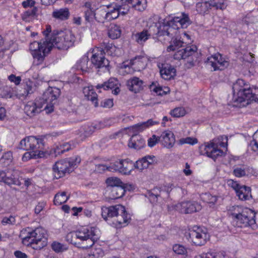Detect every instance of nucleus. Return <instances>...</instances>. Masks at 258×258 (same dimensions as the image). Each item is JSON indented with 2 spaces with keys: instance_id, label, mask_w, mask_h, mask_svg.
Returning a JSON list of instances; mask_svg holds the SVG:
<instances>
[{
  "instance_id": "29",
  "label": "nucleus",
  "mask_w": 258,
  "mask_h": 258,
  "mask_svg": "<svg viewBox=\"0 0 258 258\" xmlns=\"http://www.w3.org/2000/svg\"><path fill=\"white\" fill-rule=\"evenodd\" d=\"M42 107L41 105H38L35 102L30 101L25 106L24 111L28 116L33 117L40 112Z\"/></svg>"
},
{
  "instance_id": "56",
  "label": "nucleus",
  "mask_w": 258,
  "mask_h": 258,
  "mask_svg": "<svg viewBox=\"0 0 258 258\" xmlns=\"http://www.w3.org/2000/svg\"><path fill=\"white\" fill-rule=\"evenodd\" d=\"M170 114L173 117H180L185 114V110L183 107H177L172 110Z\"/></svg>"
},
{
  "instance_id": "42",
  "label": "nucleus",
  "mask_w": 258,
  "mask_h": 258,
  "mask_svg": "<svg viewBox=\"0 0 258 258\" xmlns=\"http://www.w3.org/2000/svg\"><path fill=\"white\" fill-rule=\"evenodd\" d=\"M70 13L68 9H60L53 12L52 16L54 18L61 20H67L69 17Z\"/></svg>"
},
{
  "instance_id": "22",
  "label": "nucleus",
  "mask_w": 258,
  "mask_h": 258,
  "mask_svg": "<svg viewBox=\"0 0 258 258\" xmlns=\"http://www.w3.org/2000/svg\"><path fill=\"white\" fill-rule=\"evenodd\" d=\"M131 219L130 215L127 213L124 208V212L118 214L114 218L112 224L117 228H121L127 225Z\"/></svg>"
},
{
  "instance_id": "30",
  "label": "nucleus",
  "mask_w": 258,
  "mask_h": 258,
  "mask_svg": "<svg viewBox=\"0 0 258 258\" xmlns=\"http://www.w3.org/2000/svg\"><path fill=\"white\" fill-rule=\"evenodd\" d=\"M151 35L149 30L144 29L142 32H138L132 35V39L138 44H143Z\"/></svg>"
},
{
  "instance_id": "28",
  "label": "nucleus",
  "mask_w": 258,
  "mask_h": 258,
  "mask_svg": "<svg viewBox=\"0 0 258 258\" xmlns=\"http://www.w3.org/2000/svg\"><path fill=\"white\" fill-rule=\"evenodd\" d=\"M145 141L140 135H135L132 136L128 143V146L131 148L140 150L145 146Z\"/></svg>"
},
{
  "instance_id": "39",
  "label": "nucleus",
  "mask_w": 258,
  "mask_h": 258,
  "mask_svg": "<svg viewBox=\"0 0 258 258\" xmlns=\"http://www.w3.org/2000/svg\"><path fill=\"white\" fill-rule=\"evenodd\" d=\"M89 59L88 57H82L77 64L78 69H80L82 72H88L92 66L91 63L89 64Z\"/></svg>"
},
{
  "instance_id": "60",
  "label": "nucleus",
  "mask_w": 258,
  "mask_h": 258,
  "mask_svg": "<svg viewBox=\"0 0 258 258\" xmlns=\"http://www.w3.org/2000/svg\"><path fill=\"white\" fill-rule=\"evenodd\" d=\"M180 144H188L189 145H195L198 143V140L196 138L191 137H187L186 138H182L179 140Z\"/></svg>"
},
{
  "instance_id": "45",
  "label": "nucleus",
  "mask_w": 258,
  "mask_h": 258,
  "mask_svg": "<svg viewBox=\"0 0 258 258\" xmlns=\"http://www.w3.org/2000/svg\"><path fill=\"white\" fill-rule=\"evenodd\" d=\"M94 19L99 23H104L105 20L107 21V12L105 9L98 10L95 13Z\"/></svg>"
},
{
  "instance_id": "50",
  "label": "nucleus",
  "mask_w": 258,
  "mask_h": 258,
  "mask_svg": "<svg viewBox=\"0 0 258 258\" xmlns=\"http://www.w3.org/2000/svg\"><path fill=\"white\" fill-rule=\"evenodd\" d=\"M51 248L55 252L59 253L68 250V247L60 242L54 241L51 244Z\"/></svg>"
},
{
  "instance_id": "37",
  "label": "nucleus",
  "mask_w": 258,
  "mask_h": 258,
  "mask_svg": "<svg viewBox=\"0 0 258 258\" xmlns=\"http://www.w3.org/2000/svg\"><path fill=\"white\" fill-rule=\"evenodd\" d=\"M70 149V144L69 143H65L57 146L56 148L51 150L50 154L51 155H53V154H54V156L56 157L58 155L63 154L65 152L69 151Z\"/></svg>"
},
{
  "instance_id": "2",
  "label": "nucleus",
  "mask_w": 258,
  "mask_h": 258,
  "mask_svg": "<svg viewBox=\"0 0 258 258\" xmlns=\"http://www.w3.org/2000/svg\"><path fill=\"white\" fill-rule=\"evenodd\" d=\"M191 23L188 15L182 13L180 17H174L169 21L163 20L162 24H159L156 27V34L158 36H167L171 37L173 36L172 31L180 28H186Z\"/></svg>"
},
{
  "instance_id": "31",
  "label": "nucleus",
  "mask_w": 258,
  "mask_h": 258,
  "mask_svg": "<svg viewBox=\"0 0 258 258\" xmlns=\"http://www.w3.org/2000/svg\"><path fill=\"white\" fill-rule=\"evenodd\" d=\"M83 93L86 99L90 100L95 107L98 106L97 94L92 87H86L83 88Z\"/></svg>"
},
{
  "instance_id": "57",
  "label": "nucleus",
  "mask_w": 258,
  "mask_h": 258,
  "mask_svg": "<svg viewBox=\"0 0 258 258\" xmlns=\"http://www.w3.org/2000/svg\"><path fill=\"white\" fill-rule=\"evenodd\" d=\"M24 93L22 94L23 96H27L29 94H32L33 92V82L31 81L27 82L26 85H24Z\"/></svg>"
},
{
  "instance_id": "46",
  "label": "nucleus",
  "mask_w": 258,
  "mask_h": 258,
  "mask_svg": "<svg viewBox=\"0 0 258 258\" xmlns=\"http://www.w3.org/2000/svg\"><path fill=\"white\" fill-rule=\"evenodd\" d=\"M200 198L204 202L213 204H215L217 201V197L211 195L209 192L201 194Z\"/></svg>"
},
{
  "instance_id": "38",
  "label": "nucleus",
  "mask_w": 258,
  "mask_h": 258,
  "mask_svg": "<svg viewBox=\"0 0 258 258\" xmlns=\"http://www.w3.org/2000/svg\"><path fill=\"white\" fill-rule=\"evenodd\" d=\"M245 209H249L239 206H234L231 207L229 211L230 212L231 215L232 216L233 220H234V219H236L239 216L242 215Z\"/></svg>"
},
{
  "instance_id": "16",
  "label": "nucleus",
  "mask_w": 258,
  "mask_h": 258,
  "mask_svg": "<svg viewBox=\"0 0 258 258\" xmlns=\"http://www.w3.org/2000/svg\"><path fill=\"white\" fill-rule=\"evenodd\" d=\"M207 65L211 66L213 71H222L227 68L229 64L228 61L224 59L219 53L208 57L206 61Z\"/></svg>"
},
{
  "instance_id": "8",
  "label": "nucleus",
  "mask_w": 258,
  "mask_h": 258,
  "mask_svg": "<svg viewBox=\"0 0 258 258\" xmlns=\"http://www.w3.org/2000/svg\"><path fill=\"white\" fill-rule=\"evenodd\" d=\"M91 61L92 68L95 69L98 75L109 74L111 68L109 61L105 58L104 54L102 53L101 50L100 52L97 51L93 54L91 57Z\"/></svg>"
},
{
  "instance_id": "34",
  "label": "nucleus",
  "mask_w": 258,
  "mask_h": 258,
  "mask_svg": "<svg viewBox=\"0 0 258 258\" xmlns=\"http://www.w3.org/2000/svg\"><path fill=\"white\" fill-rule=\"evenodd\" d=\"M130 64L136 66L139 70L144 69L146 66V58L142 55L136 56L130 60Z\"/></svg>"
},
{
  "instance_id": "35",
  "label": "nucleus",
  "mask_w": 258,
  "mask_h": 258,
  "mask_svg": "<svg viewBox=\"0 0 258 258\" xmlns=\"http://www.w3.org/2000/svg\"><path fill=\"white\" fill-rule=\"evenodd\" d=\"M108 36L112 39L119 38L121 33L120 27L115 24H110L108 30Z\"/></svg>"
},
{
  "instance_id": "26",
  "label": "nucleus",
  "mask_w": 258,
  "mask_h": 258,
  "mask_svg": "<svg viewBox=\"0 0 258 258\" xmlns=\"http://www.w3.org/2000/svg\"><path fill=\"white\" fill-rule=\"evenodd\" d=\"M155 156L153 155H148L140 160H138L135 163V168L142 170L147 168L150 165L154 164Z\"/></svg>"
},
{
  "instance_id": "21",
  "label": "nucleus",
  "mask_w": 258,
  "mask_h": 258,
  "mask_svg": "<svg viewBox=\"0 0 258 258\" xmlns=\"http://www.w3.org/2000/svg\"><path fill=\"white\" fill-rule=\"evenodd\" d=\"M96 87L97 89L103 88L104 90H112V94L115 95H118L120 91L118 86V81L115 78H110L103 84H98Z\"/></svg>"
},
{
  "instance_id": "15",
  "label": "nucleus",
  "mask_w": 258,
  "mask_h": 258,
  "mask_svg": "<svg viewBox=\"0 0 258 258\" xmlns=\"http://www.w3.org/2000/svg\"><path fill=\"white\" fill-rule=\"evenodd\" d=\"M105 182L107 187L111 189V195L113 199L121 198L124 195L123 182L120 178H106Z\"/></svg>"
},
{
  "instance_id": "6",
  "label": "nucleus",
  "mask_w": 258,
  "mask_h": 258,
  "mask_svg": "<svg viewBox=\"0 0 258 258\" xmlns=\"http://www.w3.org/2000/svg\"><path fill=\"white\" fill-rule=\"evenodd\" d=\"M52 44L48 43L47 40L41 39L39 42L34 41L30 45V49L34 58L35 65L41 64L46 56L51 51Z\"/></svg>"
},
{
  "instance_id": "32",
  "label": "nucleus",
  "mask_w": 258,
  "mask_h": 258,
  "mask_svg": "<svg viewBox=\"0 0 258 258\" xmlns=\"http://www.w3.org/2000/svg\"><path fill=\"white\" fill-rule=\"evenodd\" d=\"M123 2L128 7V11L132 7L139 11H142L146 7L145 0H123Z\"/></svg>"
},
{
  "instance_id": "23",
  "label": "nucleus",
  "mask_w": 258,
  "mask_h": 258,
  "mask_svg": "<svg viewBox=\"0 0 258 258\" xmlns=\"http://www.w3.org/2000/svg\"><path fill=\"white\" fill-rule=\"evenodd\" d=\"M127 89L135 93L139 92L144 88V82L139 78L134 77L126 81Z\"/></svg>"
},
{
  "instance_id": "24",
  "label": "nucleus",
  "mask_w": 258,
  "mask_h": 258,
  "mask_svg": "<svg viewBox=\"0 0 258 258\" xmlns=\"http://www.w3.org/2000/svg\"><path fill=\"white\" fill-rule=\"evenodd\" d=\"M114 166L113 162L107 163L101 162L95 164L93 172L98 175L107 173L108 172H114Z\"/></svg>"
},
{
  "instance_id": "58",
  "label": "nucleus",
  "mask_w": 258,
  "mask_h": 258,
  "mask_svg": "<svg viewBox=\"0 0 258 258\" xmlns=\"http://www.w3.org/2000/svg\"><path fill=\"white\" fill-rule=\"evenodd\" d=\"M85 20L88 22H91L93 21L95 16V13L93 10L88 8L84 12Z\"/></svg>"
},
{
  "instance_id": "62",
  "label": "nucleus",
  "mask_w": 258,
  "mask_h": 258,
  "mask_svg": "<svg viewBox=\"0 0 258 258\" xmlns=\"http://www.w3.org/2000/svg\"><path fill=\"white\" fill-rule=\"evenodd\" d=\"M228 185L233 188L236 191L241 186L236 181L232 179H229L227 181Z\"/></svg>"
},
{
  "instance_id": "36",
  "label": "nucleus",
  "mask_w": 258,
  "mask_h": 258,
  "mask_svg": "<svg viewBox=\"0 0 258 258\" xmlns=\"http://www.w3.org/2000/svg\"><path fill=\"white\" fill-rule=\"evenodd\" d=\"M158 123V121H154L152 119H149L146 121L138 123L133 125V128L136 131L142 132L147 128Z\"/></svg>"
},
{
  "instance_id": "27",
  "label": "nucleus",
  "mask_w": 258,
  "mask_h": 258,
  "mask_svg": "<svg viewBox=\"0 0 258 258\" xmlns=\"http://www.w3.org/2000/svg\"><path fill=\"white\" fill-rule=\"evenodd\" d=\"M161 138L162 144L164 147L170 148L173 146L175 139L173 133L171 131L164 132L162 133Z\"/></svg>"
},
{
  "instance_id": "63",
  "label": "nucleus",
  "mask_w": 258,
  "mask_h": 258,
  "mask_svg": "<svg viewBox=\"0 0 258 258\" xmlns=\"http://www.w3.org/2000/svg\"><path fill=\"white\" fill-rule=\"evenodd\" d=\"M2 223L5 225L6 224H11L13 225L15 224V218L14 217L12 216H10L9 217H4L2 221Z\"/></svg>"
},
{
  "instance_id": "7",
  "label": "nucleus",
  "mask_w": 258,
  "mask_h": 258,
  "mask_svg": "<svg viewBox=\"0 0 258 258\" xmlns=\"http://www.w3.org/2000/svg\"><path fill=\"white\" fill-rule=\"evenodd\" d=\"M43 138L29 136L23 139L19 143L17 148L25 151H32L38 152L44 149L45 142Z\"/></svg>"
},
{
  "instance_id": "13",
  "label": "nucleus",
  "mask_w": 258,
  "mask_h": 258,
  "mask_svg": "<svg viewBox=\"0 0 258 258\" xmlns=\"http://www.w3.org/2000/svg\"><path fill=\"white\" fill-rule=\"evenodd\" d=\"M60 90L56 87H49L43 93L42 99L47 103L44 109L47 113H51L53 111V105L59 96Z\"/></svg>"
},
{
  "instance_id": "61",
  "label": "nucleus",
  "mask_w": 258,
  "mask_h": 258,
  "mask_svg": "<svg viewBox=\"0 0 258 258\" xmlns=\"http://www.w3.org/2000/svg\"><path fill=\"white\" fill-rule=\"evenodd\" d=\"M233 173L235 176L238 177L248 176V175L246 174V171L241 167H237L235 168L233 171Z\"/></svg>"
},
{
  "instance_id": "49",
  "label": "nucleus",
  "mask_w": 258,
  "mask_h": 258,
  "mask_svg": "<svg viewBox=\"0 0 258 258\" xmlns=\"http://www.w3.org/2000/svg\"><path fill=\"white\" fill-rule=\"evenodd\" d=\"M250 92L251 93H250L249 95H246L245 97V101H247V104L252 101L258 102V89L250 88Z\"/></svg>"
},
{
  "instance_id": "47",
  "label": "nucleus",
  "mask_w": 258,
  "mask_h": 258,
  "mask_svg": "<svg viewBox=\"0 0 258 258\" xmlns=\"http://www.w3.org/2000/svg\"><path fill=\"white\" fill-rule=\"evenodd\" d=\"M102 46V48H98L97 50L99 52L101 50L102 52L103 51L104 53L106 51L108 54L112 55L115 49V46L113 45L112 43L103 42Z\"/></svg>"
},
{
  "instance_id": "12",
  "label": "nucleus",
  "mask_w": 258,
  "mask_h": 258,
  "mask_svg": "<svg viewBox=\"0 0 258 258\" xmlns=\"http://www.w3.org/2000/svg\"><path fill=\"white\" fill-rule=\"evenodd\" d=\"M199 152L201 155H206L214 161L219 157L224 155V152L218 148V145L213 142L206 143L200 146Z\"/></svg>"
},
{
  "instance_id": "4",
  "label": "nucleus",
  "mask_w": 258,
  "mask_h": 258,
  "mask_svg": "<svg viewBox=\"0 0 258 258\" xmlns=\"http://www.w3.org/2000/svg\"><path fill=\"white\" fill-rule=\"evenodd\" d=\"M24 244L30 245L34 249L39 250L47 245L46 231L42 227H38L28 231L27 236L22 238Z\"/></svg>"
},
{
  "instance_id": "40",
  "label": "nucleus",
  "mask_w": 258,
  "mask_h": 258,
  "mask_svg": "<svg viewBox=\"0 0 258 258\" xmlns=\"http://www.w3.org/2000/svg\"><path fill=\"white\" fill-rule=\"evenodd\" d=\"M172 43L167 48V50L168 52L175 51L179 48L183 47L185 46V43L183 41L177 39L176 38L172 39Z\"/></svg>"
},
{
  "instance_id": "51",
  "label": "nucleus",
  "mask_w": 258,
  "mask_h": 258,
  "mask_svg": "<svg viewBox=\"0 0 258 258\" xmlns=\"http://www.w3.org/2000/svg\"><path fill=\"white\" fill-rule=\"evenodd\" d=\"M102 254V250L100 248H92L90 251L85 255L84 258H99Z\"/></svg>"
},
{
  "instance_id": "33",
  "label": "nucleus",
  "mask_w": 258,
  "mask_h": 258,
  "mask_svg": "<svg viewBox=\"0 0 258 258\" xmlns=\"http://www.w3.org/2000/svg\"><path fill=\"white\" fill-rule=\"evenodd\" d=\"M236 192L239 199L241 200H247L251 197L250 187L245 185L241 186Z\"/></svg>"
},
{
  "instance_id": "1",
  "label": "nucleus",
  "mask_w": 258,
  "mask_h": 258,
  "mask_svg": "<svg viewBox=\"0 0 258 258\" xmlns=\"http://www.w3.org/2000/svg\"><path fill=\"white\" fill-rule=\"evenodd\" d=\"M67 239L75 246L83 249L92 247L99 238V231L96 227L83 228L67 235Z\"/></svg>"
},
{
  "instance_id": "20",
  "label": "nucleus",
  "mask_w": 258,
  "mask_h": 258,
  "mask_svg": "<svg viewBox=\"0 0 258 258\" xmlns=\"http://www.w3.org/2000/svg\"><path fill=\"white\" fill-rule=\"evenodd\" d=\"M176 210L181 213L191 214L197 212L200 209L198 203L191 201H184L175 206Z\"/></svg>"
},
{
  "instance_id": "54",
  "label": "nucleus",
  "mask_w": 258,
  "mask_h": 258,
  "mask_svg": "<svg viewBox=\"0 0 258 258\" xmlns=\"http://www.w3.org/2000/svg\"><path fill=\"white\" fill-rule=\"evenodd\" d=\"M172 249L175 253L179 255H186L187 252L186 248L181 244H175Z\"/></svg>"
},
{
  "instance_id": "64",
  "label": "nucleus",
  "mask_w": 258,
  "mask_h": 258,
  "mask_svg": "<svg viewBox=\"0 0 258 258\" xmlns=\"http://www.w3.org/2000/svg\"><path fill=\"white\" fill-rule=\"evenodd\" d=\"M210 254L212 258H225V257L224 251L216 252L215 250H210Z\"/></svg>"
},
{
  "instance_id": "10",
  "label": "nucleus",
  "mask_w": 258,
  "mask_h": 258,
  "mask_svg": "<svg viewBox=\"0 0 258 258\" xmlns=\"http://www.w3.org/2000/svg\"><path fill=\"white\" fill-rule=\"evenodd\" d=\"M244 213L232 221L235 227L244 228L250 227L254 229L256 227L255 217V213L251 209H245Z\"/></svg>"
},
{
  "instance_id": "18",
  "label": "nucleus",
  "mask_w": 258,
  "mask_h": 258,
  "mask_svg": "<svg viewBox=\"0 0 258 258\" xmlns=\"http://www.w3.org/2000/svg\"><path fill=\"white\" fill-rule=\"evenodd\" d=\"M124 211V207L121 205H116L109 207H103L102 208V217L110 224V218H115L119 213H122Z\"/></svg>"
},
{
  "instance_id": "52",
  "label": "nucleus",
  "mask_w": 258,
  "mask_h": 258,
  "mask_svg": "<svg viewBox=\"0 0 258 258\" xmlns=\"http://www.w3.org/2000/svg\"><path fill=\"white\" fill-rule=\"evenodd\" d=\"M149 88L151 91L154 92L157 95L159 96L166 95L167 93V91L163 90L162 87L159 85L157 86L154 82H153L152 84L150 85Z\"/></svg>"
},
{
  "instance_id": "44",
  "label": "nucleus",
  "mask_w": 258,
  "mask_h": 258,
  "mask_svg": "<svg viewBox=\"0 0 258 258\" xmlns=\"http://www.w3.org/2000/svg\"><path fill=\"white\" fill-rule=\"evenodd\" d=\"M69 198V197L66 196V192L63 191L61 194L57 193L55 195L53 202L55 205H60L66 203Z\"/></svg>"
},
{
  "instance_id": "3",
  "label": "nucleus",
  "mask_w": 258,
  "mask_h": 258,
  "mask_svg": "<svg viewBox=\"0 0 258 258\" xmlns=\"http://www.w3.org/2000/svg\"><path fill=\"white\" fill-rule=\"evenodd\" d=\"M75 37L70 31L54 30L48 43L52 44L51 50L53 47L59 50H67L73 45Z\"/></svg>"
},
{
  "instance_id": "25",
  "label": "nucleus",
  "mask_w": 258,
  "mask_h": 258,
  "mask_svg": "<svg viewBox=\"0 0 258 258\" xmlns=\"http://www.w3.org/2000/svg\"><path fill=\"white\" fill-rule=\"evenodd\" d=\"M176 69L169 64H164L160 70L161 77L164 80H170L176 76Z\"/></svg>"
},
{
  "instance_id": "53",
  "label": "nucleus",
  "mask_w": 258,
  "mask_h": 258,
  "mask_svg": "<svg viewBox=\"0 0 258 258\" xmlns=\"http://www.w3.org/2000/svg\"><path fill=\"white\" fill-rule=\"evenodd\" d=\"M249 147L254 152H258V131L253 135V139L249 144Z\"/></svg>"
},
{
  "instance_id": "55",
  "label": "nucleus",
  "mask_w": 258,
  "mask_h": 258,
  "mask_svg": "<svg viewBox=\"0 0 258 258\" xmlns=\"http://www.w3.org/2000/svg\"><path fill=\"white\" fill-rule=\"evenodd\" d=\"M210 5L207 2L198 3L196 5L197 10L201 14H204L208 10Z\"/></svg>"
},
{
  "instance_id": "5",
  "label": "nucleus",
  "mask_w": 258,
  "mask_h": 258,
  "mask_svg": "<svg viewBox=\"0 0 258 258\" xmlns=\"http://www.w3.org/2000/svg\"><path fill=\"white\" fill-rule=\"evenodd\" d=\"M81 161V158L79 156L61 160L55 162L53 170L54 172H57L58 177H62L73 172L80 163Z\"/></svg>"
},
{
  "instance_id": "48",
  "label": "nucleus",
  "mask_w": 258,
  "mask_h": 258,
  "mask_svg": "<svg viewBox=\"0 0 258 258\" xmlns=\"http://www.w3.org/2000/svg\"><path fill=\"white\" fill-rule=\"evenodd\" d=\"M12 153L10 151L5 153L0 159V164L4 166L9 165L12 161Z\"/></svg>"
},
{
  "instance_id": "17",
  "label": "nucleus",
  "mask_w": 258,
  "mask_h": 258,
  "mask_svg": "<svg viewBox=\"0 0 258 258\" xmlns=\"http://www.w3.org/2000/svg\"><path fill=\"white\" fill-rule=\"evenodd\" d=\"M123 0H116L113 10L107 12V21H109L117 18L120 14L125 15L128 12V7L124 4Z\"/></svg>"
},
{
  "instance_id": "19",
  "label": "nucleus",
  "mask_w": 258,
  "mask_h": 258,
  "mask_svg": "<svg viewBox=\"0 0 258 258\" xmlns=\"http://www.w3.org/2000/svg\"><path fill=\"white\" fill-rule=\"evenodd\" d=\"M114 172L118 171L123 175H128L135 167L134 163L129 159L120 160L113 162Z\"/></svg>"
},
{
  "instance_id": "41",
  "label": "nucleus",
  "mask_w": 258,
  "mask_h": 258,
  "mask_svg": "<svg viewBox=\"0 0 258 258\" xmlns=\"http://www.w3.org/2000/svg\"><path fill=\"white\" fill-rule=\"evenodd\" d=\"M38 9L36 7H33L31 9L28 10L22 15V19L25 22H30L36 15Z\"/></svg>"
},
{
  "instance_id": "43",
  "label": "nucleus",
  "mask_w": 258,
  "mask_h": 258,
  "mask_svg": "<svg viewBox=\"0 0 258 258\" xmlns=\"http://www.w3.org/2000/svg\"><path fill=\"white\" fill-rule=\"evenodd\" d=\"M43 156V151H39L35 152L31 151V152H26L22 157V160L24 162L28 161L31 158H41Z\"/></svg>"
},
{
  "instance_id": "59",
  "label": "nucleus",
  "mask_w": 258,
  "mask_h": 258,
  "mask_svg": "<svg viewBox=\"0 0 258 258\" xmlns=\"http://www.w3.org/2000/svg\"><path fill=\"white\" fill-rule=\"evenodd\" d=\"M257 21V19L256 17L252 16L251 14H249L245 17L242 19V23L247 25L250 24L255 23Z\"/></svg>"
},
{
  "instance_id": "11",
  "label": "nucleus",
  "mask_w": 258,
  "mask_h": 258,
  "mask_svg": "<svg viewBox=\"0 0 258 258\" xmlns=\"http://www.w3.org/2000/svg\"><path fill=\"white\" fill-rule=\"evenodd\" d=\"M188 235L192 242L197 246L205 245L209 239V235L206 229H203L198 226H195L189 230Z\"/></svg>"
},
{
  "instance_id": "14",
  "label": "nucleus",
  "mask_w": 258,
  "mask_h": 258,
  "mask_svg": "<svg viewBox=\"0 0 258 258\" xmlns=\"http://www.w3.org/2000/svg\"><path fill=\"white\" fill-rule=\"evenodd\" d=\"M198 48L195 45L186 46L185 48L177 50L173 55L174 58L177 60L186 59L191 57V60L188 61L190 66H194V61L197 60L198 55Z\"/></svg>"
},
{
  "instance_id": "9",
  "label": "nucleus",
  "mask_w": 258,
  "mask_h": 258,
  "mask_svg": "<svg viewBox=\"0 0 258 258\" xmlns=\"http://www.w3.org/2000/svg\"><path fill=\"white\" fill-rule=\"evenodd\" d=\"M233 101L234 102L242 103L245 101L246 95H249L251 93L250 88L245 83L243 80L238 79L232 86Z\"/></svg>"
}]
</instances>
